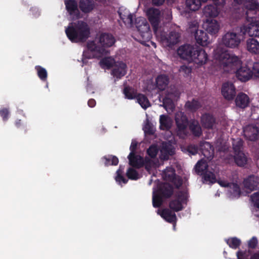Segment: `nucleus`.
<instances>
[{"label": "nucleus", "mask_w": 259, "mask_h": 259, "mask_svg": "<svg viewBox=\"0 0 259 259\" xmlns=\"http://www.w3.org/2000/svg\"><path fill=\"white\" fill-rule=\"evenodd\" d=\"M186 5L188 9L195 11L200 8L201 1L200 0H186Z\"/></svg>", "instance_id": "58836bf2"}, {"label": "nucleus", "mask_w": 259, "mask_h": 259, "mask_svg": "<svg viewBox=\"0 0 259 259\" xmlns=\"http://www.w3.org/2000/svg\"><path fill=\"white\" fill-rule=\"evenodd\" d=\"M187 151L191 155H194L198 152V148L194 145H190L188 147Z\"/></svg>", "instance_id": "052dcab7"}, {"label": "nucleus", "mask_w": 259, "mask_h": 259, "mask_svg": "<svg viewBox=\"0 0 259 259\" xmlns=\"http://www.w3.org/2000/svg\"><path fill=\"white\" fill-rule=\"evenodd\" d=\"M163 106L168 113L172 112L175 108L174 103L169 97H165L163 99Z\"/></svg>", "instance_id": "ea45409f"}, {"label": "nucleus", "mask_w": 259, "mask_h": 259, "mask_svg": "<svg viewBox=\"0 0 259 259\" xmlns=\"http://www.w3.org/2000/svg\"><path fill=\"white\" fill-rule=\"evenodd\" d=\"M158 152V149L156 146L152 145L147 150V153L150 157H146L145 159V166L147 171L150 172L152 168L158 167L161 164L155 157Z\"/></svg>", "instance_id": "1a4fd4ad"}, {"label": "nucleus", "mask_w": 259, "mask_h": 259, "mask_svg": "<svg viewBox=\"0 0 259 259\" xmlns=\"http://www.w3.org/2000/svg\"><path fill=\"white\" fill-rule=\"evenodd\" d=\"M190 128L196 136H199L202 133L201 127L197 121H192L190 124Z\"/></svg>", "instance_id": "a19ab883"}, {"label": "nucleus", "mask_w": 259, "mask_h": 259, "mask_svg": "<svg viewBox=\"0 0 259 259\" xmlns=\"http://www.w3.org/2000/svg\"><path fill=\"white\" fill-rule=\"evenodd\" d=\"M243 190L248 194L252 191L259 189V177L254 175H250L245 178L242 183Z\"/></svg>", "instance_id": "9b49d317"}, {"label": "nucleus", "mask_w": 259, "mask_h": 259, "mask_svg": "<svg viewBox=\"0 0 259 259\" xmlns=\"http://www.w3.org/2000/svg\"><path fill=\"white\" fill-rule=\"evenodd\" d=\"M65 32L69 39L73 42L84 41L90 36V29L86 22L78 21L70 23L66 29Z\"/></svg>", "instance_id": "20e7f679"}, {"label": "nucleus", "mask_w": 259, "mask_h": 259, "mask_svg": "<svg viewBox=\"0 0 259 259\" xmlns=\"http://www.w3.org/2000/svg\"><path fill=\"white\" fill-rule=\"evenodd\" d=\"M174 148L171 144L167 143H162L159 155V158L161 160H167L169 156L174 154Z\"/></svg>", "instance_id": "412c9836"}, {"label": "nucleus", "mask_w": 259, "mask_h": 259, "mask_svg": "<svg viewBox=\"0 0 259 259\" xmlns=\"http://www.w3.org/2000/svg\"><path fill=\"white\" fill-rule=\"evenodd\" d=\"M65 4L72 19L79 17V13L77 8V4L74 0H65Z\"/></svg>", "instance_id": "b1692460"}, {"label": "nucleus", "mask_w": 259, "mask_h": 259, "mask_svg": "<svg viewBox=\"0 0 259 259\" xmlns=\"http://www.w3.org/2000/svg\"><path fill=\"white\" fill-rule=\"evenodd\" d=\"M128 159L129 164L134 167L140 168L143 165H145V160L144 161L140 155L132 154V153H130L128 156Z\"/></svg>", "instance_id": "bb28decb"}, {"label": "nucleus", "mask_w": 259, "mask_h": 259, "mask_svg": "<svg viewBox=\"0 0 259 259\" xmlns=\"http://www.w3.org/2000/svg\"><path fill=\"white\" fill-rule=\"evenodd\" d=\"M252 71V75L254 77L259 78V63H255L253 64Z\"/></svg>", "instance_id": "bf43d9fd"}, {"label": "nucleus", "mask_w": 259, "mask_h": 259, "mask_svg": "<svg viewBox=\"0 0 259 259\" xmlns=\"http://www.w3.org/2000/svg\"><path fill=\"white\" fill-rule=\"evenodd\" d=\"M158 213L168 222L174 223V227H175L177 218L174 212H172L168 209H164L160 212H158Z\"/></svg>", "instance_id": "c85d7f7f"}, {"label": "nucleus", "mask_w": 259, "mask_h": 259, "mask_svg": "<svg viewBox=\"0 0 259 259\" xmlns=\"http://www.w3.org/2000/svg\"><path fill=\"white\" fill-rule=\"evenodd\" d=\"M214 57L226 72H235L242 64V61L238 56L228 52H221L219 49L214 51Z\"/></svg>", "instance_id": "7ed1b4c3"}, {"label": "nucleus", "mask_w": 259, "mask_h": 259, "mask_svg": "<svg viewBox=\"0 0 259 259\" xmlns=\"http://www.w3.org/2000/svg\"><path fill=\"white\" fill-rule=\"evenodd\" d=\"M250 199L254 206L259 208V192L254 193L250 196Z\"/></svg>", "instance_id": "603ef678"}, {"label": "nucleus", "mask_w": 259, "mask_h": 259, "mask_svg": "<svg viewBox=\"0 0 259 259\" xmlns=\"http://www.w3.org/2000/svg\"><path fill=\"white\" fill-rule=\"evenodd\" d=\"M144 130L145 133L148 134H153L154 132V129L149 123L145 124L144 127Z\"/></svg>", "instance_id": "13d9d810"}, {"label": "nucleus", "mask_w": 259, "mask_h": 259, "mask_svg": "<svg viewBox=\"0 0 259 259\" xmlns=\"http://www.w3.org/2000/svg\"><path fill=\"white\" fill-rule=\"evenodd\" d=\"M8 113L9 112L7 109H3L0 111V114L4 119H6L7 118Z\"/></svg>", "instance_id": "69168bd1"}, {"label": "nucleus", "mask_w": 259, "mask_h": 259, "mask_svg": "<svg viewBox=\"0 0 259 259\" xmlns=\"http://www.w3.org/2000/svg\"><path fill=\"white\" fill-rule=\"evenodd\" d=\"M246 49L250 53L257 54L259 53V42L257 39L249 38L246 41Z\"/></svg>", "instance_id": "a878e982"}, {"label": "nucleus", "mask_w": 259, "mask_h": 259, "mask_svg": "<svg viewBox=\"0 0 259 259\" xmlns=\"http://www.w3.org/2000/svg\"><path fill=\"white\" fill-rule=\"evenodd\" d=\"M200 149L202 153L207 160H211L214 155V150L210 144L207 142H204L200 144Z\"/></svg>", "instance_id": "393cba45"}, {"label": "nucleus", "mask_w": 259, "mask_h": 259, "mask_svg": "<svg viewBox=\"0 0 259 259\" xmlns=\"http://www.w3.org/2000/svg\"><path fill=\"white\" fill-rule=\"evenodd\" d=\"M235 72L237 77L242 81H247L252 76V71L246 66H240Z\"/></svg>", "instance_id": "6ab92c4d"}, {"label": "nucleus", "mask_w": 259, "mask_h": 259, "mask_svg": "<svg viewBox=\"0 0 259 259\" xmlns=\"http://www.w3.org/2000/svg\"><path fill=\"white\" fill-rule=\"evenodd\" d=\"M157 38L164 47L172 48L178 44L181 39V33L177 30H172L167 34L161 31L160 29L155 30Z\"/></svg>", "instance_id": "423d86ee"}, {"label": "nucleus", "mask_w": 259, "mask_h": 259, "mask_svg": "<svg viewBox=\"0 0 259 259\" xmlns=\"http://www.w3.org/2000/svg\"><path fill=\"white\" fill-rule=\"evenodd\" d=\"M126 65L122 62L115 63L112 71V74L117 79L123 76L126 73Z\"/></svg>", "instance_id": "5701e85b"}, {"label": "nucleus", "mask_w": 259, "mask_h": 259, "mask_svg": "<svg viewBox=\"0 0 259 259\" xmlns=\"http://www.w3.org/2000/svg\"><path fill=\"white\" fill-rule=\"evenodd\" d=\"M123 93L125 97L128 99H133L136 98L138 95L135 89L128 87L124 88Z\"/></svg>", "instance_id": "37998d69"}, {"label": "nucleus", "mask_w": 259, "mask_h": 259, "mask_svg": "<svg viewBox=\"0 0 259 259\" xmlns=\"http://www.w3.org/2000/svg\"><path fill=\"white\" fill-rule=\"evenodd\" d=\"M204 29L211 35H217L220 29V23L215 19H207L203 24Z\"/></svg>", "instance_id": "2eb2a0df"}, {"label": "nucleus", "mask_w": 259, "mask_h": 259, "mask_svg": "<svg viewBox=\"0 0 259 259\" xmlns=\"http://www.w3.org/2000/svg\"><path fill=\"white\" fill-rule=\"evenodd\" d=\"M120 18L127 27H132L133 25V15L126 8H120L118 11Z\"/></svg>", "instance_id": "aec40b11"}, {"label": "nucleus", "mask_w": 259, "mask_h": 259, "mask_svg": "<svg viewBox=\"0 0 259 259\" xmlns=\"http://www.w3.org/2000/svg\"><path fill=\"white\" fill-rule=\"evenodd\" d=\"M160 128L162 130L169 129L172 123V120L170 117L166 115H161L160 116Z\"/></svg>", "instance_id": "e433bc0d"}, {"label": "nucleus", "mask_w": 259, "mask_h": 259, "mask_svg": "<svg viewBox=\"0 0 259 259\" xmlns=\"http://www.w3.org/2000/svg\"><path fill=\"white\" fill-rule=\"evenodd\" d=\"M126 175L129 179L132 180H137L139 178V174L137 171L132 168H129L126 172Z\"/></svg>", "instance_id": "3c124183"}, {"label": "nucleus", "mask_w": 259, "mask_h": 259, "mask_svg": "<svg viewBox=\"0 0 259 259\" xmlns=\"http://www.w3.org/2000/svg\"><path fill=\"white\" fill-rule=\"evenodd\" d=\"M161 204V198L154 194L153 195V205L155 207H159Z\"/></svg>", "instance_id": "4d7b16f0"}, {"label": "nucleus", "mask_w": 259, "mask_h": 259, "mask_svg": "<svg viewBox=\"0 0 259 259\" xmlns=\"http://www.w3.org/2000/svg\"><path fill=\"white\" fill-rule=\"evenodd\" d=\"M243 132L244 136L250 141H255L259 138V130L256 126L248 125L244 128Z\"/></svg>", "instance_id": "a211bd4d"}, {"label": "nucleus", "mask_w": 259, "mask_h": 259, "mask_svg": "<svg viewBox=\"0 0 259 259\" xmlns=\"http://www.w3.org/2000/svg\"><path fill=\"white\" fill-rule=\"evenodd\" d=\"M115 41V38L111 34L102 33L95 41L88 43V49L93 53V57H100L108 53L107 49L112 46Z\"/></svg>", "instance_id": "f03ea898"}, {"label": "nucleus", "mask_w": 259, "mask_h": 259, "mask_svg": "<svg viewBox=\"0 0 259 259\" xmlns=\"http://www.w3.org/2000/svg\"><path fill=\"white\" fill-rule=\"evenodd\" d=\"M156 87L161 91L166 89L169 83V78L165 74H160L155 79Z\"/></svg>", "instance_id": "cd10ccee"}, {"label": "nucleus", "mask_w": 259, "mask_h": 259, "mask_svg": "<svg viewBox=\"0 0 259 259\" xmlns=\"http://www.w3.org/2000/svg\"><path fill=\"white\" fill-rule=\"evenodd\" d=\"M137 146V142L136 141H132L130 146L131 153H132V154H135L134 152L136 150Z\"/></svg>", "instance_id": "0e129e2a"}, {"label": "nucleus", "mask_w": 259, "mask_h": 259, "mask_svg": "<svg viewBox=\"0 0 259 259\" xmlns=\"http://www.w3.org/2000/svg\"><path fill=\"white\" fill-rule=\"evenodd\" d=\"M146 14L155 32V30H159L158 26L161 17L160 11L159 9L151 8L147 10Z\"/></svg>", "instance_id": "4468645a"}, {"label": "nucleus", "mask_w": 259, "mask_h": 259, "mask_svg": "<svg viewBox=\"0 0 259 259\" xmlns=\"http://www.w3.org/2000/svg\"><path fill=\"white\" fill-rule=\"evenodd\" d=\"M196 51V47L190 45H184L179 48L177 53L180 58L190 62L193 54Z\"/></svg>", "instance_id": "ddd939ff"}, {"label": "nucleus", "mask_w": 259, "mask_h": 259, "mask_svg": "<svg viewBox=\"0 0 259 259\" xmlns=\"http://www.w3.org/2000/svg\"><path fill=\"white\" fill-rule=\"evenodd\" d=\"M198 24L194 22L190 24L188 31L193 34L196 42L202 46H206L210 44L209 37L203 30L198 29Z\"/></svg>", "instance_id": "0eeeda50"}, {"label": "nucleus", "mask_w": 259, "mask_h": 259, "mask_svg": "<svg viewBox=\"0 0 259 259\" xmlns=\"http://www.w3.org/2000/svg\"><path fill=\"white\" fill-rule=\"evenodd\" d=\"M137 102L143 109H147L150 106V103L148 98L144 95L139 94L136 97Z\"/></svg>", "instance_id": "4c0bfd02"}, {"label": "nucleus", "mask_w": 259, "mask_h": 259, "mask_svg": "<svg viewBox=\"0 0 259 259\" xmlns=\"http://www.w3.org/2000/svg\"><path fill=\"white\" fill-rule=\"evenodd\" d=\"M202 175H203L204 179L206 182L211 183L215 182V176L212 172L207 170Z\"/></svg>", "instance_id": "de8ad7c7"}, {"label": "nucleus", "mask_w": 259, "mask_h": 259, "mask_svg": "<svg viewBox=\"0 0 259 259\" xmlns=\"http://www.w3.org/2000/svg\"><path fill=\"white\" fill-rule=\"evenodd\" d=\"M232 145L234 154L238 153L239 151H242L243 141L241 139L237 138L236 139H234Z\"/></svg>", "instance_id": "c03bdc74"}, {"label": "nucleus", "mask_w": 259, "mask_h": 259, "mask_svg": "<svg viewBox=\"0 0 259 259\" xmlns=\"http://www.w3.org/2000/svg\"><path fill=\"white\" fill-rule=\"evenodd\" d=\"M35 69L37 71V74L41 80H46L47 77V72L46 70L39 66H36Z\"/></svg>", "instance_id": "8fccbe9b"}, {"label": "nucleus", "mask_w": 259, "mask_h": 259, "mask_svg": "<svg viewBox=\"0 0 259 259\" xmlns=\"http://www.w3.org/2000/svg\"><path fill=\"white\" fill-rule=\"evenodd\" d=\"M222 94L228 100L233 99L236 95V89L234 84L231 82H225L222 87Z\"/></svg>", "instance_id": "f3484780"}, {"label": "nucleus", "mask_w": 259, "mask_h": 259, "mask_svg": "<svg viewBox=\"0 0 259 259\" xmlns=\"http://www.w3.org/2000/svg\"><path fill=\"white\" fill-rule=\"evenodd\" d=\"M257 243V240L256 238L253 237L251 238L249 242L248 245L251 248H254Z\"/></svg>", "instance_id": "e2e57ef3"}, {"label": "nucleus", "mask_w": 259, "mask_h": 259, "mask_svg": "<svg viewBox=\"0 0 259 259\" xmlns=\"http://www.w3.org/2000/svg\"><path fill=\"white\" fill-rule=\"evenodd\" d=\"M233 159L235 163L239 166H244L248 162L247 156L242 151H239L234 154Z\"/></svg>", "instance_id": "c756f323"}, {"label": "nucleus", "mask_w": 259, "mask_h": 259, "mask_svg": "<svg viewBox=\"0 0 259 259\" xmlns=\"http://www.w3.org/2000/svg\"><path fill=\"white\" fill-rule=\"evenodd\" d=\"M115 63L114 60L111 57H105L100 62L101 66L103 68H109Z\"/></svg>", "instance_id": "79ce46f5"}, {"label": "nucleus", "mask_w": 259, "mask_h": 259, "mask_svg": "<svg viewBox=\"0 0 259 259\" xmlns=\"http://www.w3.org/2000/svg\"><path fill=\"white\" fill-rule=\"evenodd\" d=\"M165 0H152V4L155 6H160L163 4Z\"/></svg>", "instance_id": "338daca9"}, {"label": "nucleus", "mask_w": 259, "mask_h": 259, "mask_svg": "<svg viewBox=\"0 0 259 259\" xmlns=\"http://www.w3.org/2000/svg\"><path fill=\"white\" fill-rule=\"evenodd\" d=\"M175 120L177 125L178 135L181 138H184L188 133V120L184 113L181 111L177 112Z\"/></svg>", "instance_id": "9d476101"}, {"label": "nucleus", "mask_w": 259, "mask_h": 259, "mask_svg": "<svg viewBox=\"0 0 259 259\" xmlns=\"http://www.w3.org/2000/svg\"><path fill=\"white\" fill-rule=\"evenodd\" d=\"M227 244L232 248H237L240 244V240L237 238H231L229 239L227 241Z\"/></svg>", "instance_id": "09e8293b"}, {"label": "nucleus", "mask_w": 259, "mask_h": 259, "mask_svg": "<svg viewBox=\"0 0 259 259\" xmlns=\"http://www.w3.org/2000/svg\"><path fill=\"white\" fill-rule=\"evenodd\" d=\"M203 13L206 17H215L219 12L216 6L208 5L204 8Z\"/></svg>", "instance_id": "f704fd0d"}, {"label": "nucleus", "mask_w": 259, "mask_h": 259, "mask_svg": "<svg viewBox=\"0 0 259 259\" xmlns=\"http://www.w3.org/2000/svg\"><path fill=\"white\" fill-rule=\"evenodd\" d=\"M123 169V168L120 166L119 169L117 171L116 180L119 183L122 182L123 183L125 184L127 182V180L122 176Z\"/></svg>", "instance_id": "864d4df0"}, {"label": "nucleus", "mask_w": 259, "mask_h": 259, "mask_svg": "<svg viewBox=\"0 0 259 259\" xmlns=\"http://www.w3.org/2000/svg\"><path fill=\"white\" fill-rule=\"evenodd\" d=\"M105 164L108 165H116L118 163V159L115 156H110L109 158H106Z\"/></svg>", "instance_id": "5fc2aeb1"}, {"label": "nucleus", "mask_w": 259, "mask_h": 259, "mask_svg": "<svg viewBox=\"0 0 259 259\" xmlns=\"http://www.w3.org/2000/svg\"><path fill=\"white\" fill-rule=\"evenodd\" d=\"M218 184L222 187H226L228 189L231 183H228L225 180L220 179L218 181Z\"/></svg>", "instance_id": "680f3d73"}, {"label": "nucleus", "mask_w": 259, "mask_h": 259, "mask_svg": "<svg viewBox=\"0 0 259 259\" xmlns=\"http://www.w3.org/2000/svg\"><path fill=\"white\" fill-rule=\"evenodd\" d=\"M135 23L143 41L149 40L151 38V33L146 20L143 17H139L136 19Z\"/></svg>", "instance_id": "6e6552de"}, {"label": "nucleus", "mask_w": 259, "mask_h": 259, "mask_svg": "<svg viewBox=\"0 0 259 259\" xmlns=\"http://www.w3.org/2000/svg\"><path fill=\"white\" fill-rule=\"evenodd\" d=\"M185 107L187 109L193 111L198 109L200 107V105L197 101L193 100L188 101L185 104Z\"/></svg>", "instance_id": "a18cd8bd"}, {"label": "nucleus", "mask_w": 259, "mask_h": 259, "mask_svg": "<svg viewBox=\"0 0 259 259\" xmlns=\"http://www.w3.org/2000/svg\"><path fill=\"white\" fill-rule=\"evenodd\" d=\"M88 105L91 107H94L96 105V101L94 99H90L88 101Z\"/></svg>", "instance_id": "774afa93"}, {"label": "nucleus", "mask_w": 259, "mask_h": 259, "mask_svg": "<svg viewBox=\"0 0 259 259\" xmlns=\"http://www.w3.org/2000/svg\"><path fill=\"white\" fill-rule=\"evenodd\" d=\"M243 30V27H239L227 31L222 36V44L228 48H237L244 39Z\"/></svg>", "instance_id": "39448f33"}, {"label": "nucleus", "mask_w": 259, "mask_h": 259, "mask_svg": "<svg viewBox=\"0 0 259 259\" xmlns=\"http://www.w3.org/2000/svg\"><path fill=\"white\" fill-rule=\"evenodd\" d=\"M208 60V56L205 51L202 49L196 48V51L193 54L190 62H193L199 66L205 64Z\"/></svg>", "instance_id": "dca6fc26"}, {"label": "nucleus", "mask_w": 259, "mask_h": 259, "mask_svg": "<svg viewBox=\"0 0 259 259\" xmlns=\"http://www.w3.org/2000/svg\"><path fill=\"white\" fill-rule=\"evenodd\" d=\"M246 20L249 22L247 26L243 25V35L247 33L250 36H259V3L257 0H245Z\"/></svg>", "instance_id": "f257e3e1"}, {"label": "nucleus", "mask_w": 259, "mask_h": 259, "mask_svg": "<svg viewBox=\"0 0 259 259\" xmlns=\"http://www.w3.org/2000/svg\"><path fill=\"white\" fill-rule=\"evenodd\" d=\"M95 7L94 2L93 0H80L79 8L84 13L91 11Z\"/></svg>", "instance_id": "473e14b6"}, {"label": "nucleus", "mask_w": 259, "mask_h": 259, "mask_svg": "<svg viewBox=\"0 0 259 259\" xmlns=\"http://www.w3.org/2000/svg\"><path fill=\"white\" fill-rule=\"evenodd\" d=\"M249 101L248 96L242 93H239L237 95L235 100L236 105L242 108L246 107L248 105Z\"/></svg>", "instance_id": "7c9ffc66"}, {"label": "nucleus", "mask_w": 259, "mask_h": 259, "mask_svg": "<svg viewBox=\"0 0 259 259\" xmlns=\"http://www.w3.org/2000/svg\"><path fill=\"white\" fill-rule=\"evenodd\" d=\"M187 199V194L180 192L177 194L176 198L169 202V207L174 211H180L182 209L183 204L186 203Z\"/></svg>", "instance_id": "f8f14e48"}, {"label": "nucleus", "mask_w": 259, "mask_h": 259, "mask_svg": "<svg viewBox=\"0 0 259 259\" xmlns=\"http://www.w3.org/2000/svg\"><path fill=\"white\" fill-rule=\"evenodd\" d=\"M163 178L168 181L175 184L177 179L175 173V170L171 167H167L162 173Z\"/></svg>", "instance_id": "2f4dec72"}, {"label": "nucleus", "mask_w": 259, "mask_h": 259, "mask_svg": "<svg viewBox=\"0 0 259 259\" xmlns=\"http://www.w3.org/2000/svg\"><path fill=\"white\" fill-rule=\"evenodd\" d=\"M201 123L202 126L206 129L213 130L217 127V123L215 118L209 114L203 115L201 117Z\"/></svg>", "instance_id": "4be33fe9"}, {"label": "nucleus", "mask_w": 259, "mask_h": 259, "mask_svg": "<svg viewBox=\"0 0 259 259\" xmlns=\"http://www.w3.org/2000/svg\"><path fill=\"white\" fill-rule=\"evenodd\" d=\"M215 147L218 151H225L228 149L229 145L227 144L226 141L219 140L216 142Z\"/></svg>", "instance_id": "49530a36"}, {"label": "nucleus", "mask_w": 259, "mask_h": 259, "mask_svg": "<svg viewBox=\"0 0 259 259\" xmlns=\"http://www.w3.org/2000/svg\"><path fill=\"white\" fill-rule=\"evenodd\" d=\"M207 167L208 164L206 160L201 159L197 163L195 170L198 174L202 175L207 170Z\"/></svg>", "instance_id": "c9c22d12"}, {"label": "nucleus", "mask_w": 259, "mask_h": 259, "mask_svg": "<svg viewBox=\"0 0 259 259\" xmlns=\"http://www.w3.org/2000/svg\"><path fill=\"white\" fill-rule=\"evenodd\" d=\"M191 68L186 65L181 66L179 71L183 74L184 75H188L191 72Z\"/></svg>", "instance_id": "6e6d98bb"}, {"label": "nucleus", "mask_w": 259, "mask_h": 259, "mask_svg": "<svg viewBox=\"0 0 259 259\" xmlns=\"http://www.w3.org/2000/svg\"><path fill=\"white\" fill-rule=\"evenodd\" d=\"M228 191L229 197L232 198H238L241 193L239 186L235 183L230 185ZM242 193L243 194L244 192L242 191Z\"/></svg>", "instance_id": "72a5a7b5"}]
</instances>
